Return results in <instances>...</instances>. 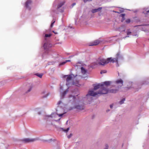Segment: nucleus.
I'll return each instance as SVG.
<instances>
[{"label":"nucleus","mask_w":149,"mask_h":149,"mask_svg":"<svg viewBox=\"0 0 149 149\" xmlns=\"http://www.w3.org/2000/svg\"><path fill=\"white\" fill-rule=\"evenodd\" d=\"M123 57L122 55L120 54V52H118L116 56V57L112 58V57L108 58L105 59L101 58H99L96 63H94L92 64L91 67L92 68H94L95 65H104L105 64L108 63L109 62L114 63L116 62V66L118 67V61L120 60H123Z\"/></svg>","instance_id":"1"},{"label":"nucleus","mask_w":149,"mask_h":149,"mask_svg":"<svg viewBox=\"0 0 149 149\" xmlns=\"http://www.w3.org/2000/svg\"><path fill=\"white\" fill-rule=\"evenodd\" d=\"M52 34L51 33L46 34L44 33L43 36L44 37V44L43 48L44 50V54H48L50 50V48L52 47V45L50 39Z\"/></svg>","instance_id":"2"},{"label":"nucleus","mask_w":149,"mask_h":149,"mask_svg":"<svg viewBox=\"0 0 149 149\" xmlns=\"http://www.w3.org/2000/svg\"><path fill=\"white\" fill-rule=\"evenodd\" d=\"M65 3V1H63L59 3L56 9L55 10H53L52 11L56 14H58L59 12H63L64 11V9L63 8L61 7L64 5Z\"/></svg>","instance_id":"3"},{"label":"nucleus","mask_w":149,"mask_h":149,"mask_svg":"<svg viewBox=\"0 0 149 149\" xmlns=\"http://www.w3.org/2000/svg\"><path fill=\"white\" fill-rule=\"evenodd\" d=\"M109 93V90L107 88L104 87H101L98 91L99 94H106Z\"/></svg>","instance_id":"4"},{"label":"nucleus","mask_w":149,"mask_h":149,"mask_svg":"<svg viewBox=\"0 0 149 149\" xmlns=\"http://www.w3.org/2000/svg\"><path fill=\"white\" fill-rule=\"evenodd\" d=\"M84 105L83 102L81 104H79L74 106V107L73 108H71L70 110H72L74 108L78 110H82L84 109Z\"/></svg>","instance_id":"5"},{"label":"nucleus","mask_w":149,"mask_h":149,"mask_svg":"<svg viewBox=\"0 0 149 149\" xmlns=\"http://www.w3.org/2000/svg\"><path fill=\"white\" fill-rule=\"evenodd\" d=\"M37 140L38 139H37L26 138L22 139V141L24 142V143H27L29 142H33Z\"/></svg>","instance_id":"6"},{"label":"nucleus","mask_w":149,"mask_h":149,"mask_svg":"<svg viewBox=\"0 0 149 149\" xmlns=\"http://www.w3.org/2000/svg\"><path fill=\"white\" fill-rule=\"evenodd\" d=\"M32 2L31 0H27L25 2V7L29 10H31V7L30 6L31 5Z\"/></svg>","instance_id":"7"},{"label":"nucleus","mask_w":149,"mask_h":149,"mask_svg":"<svg viewBox=\"0 0 149 149\" xmlns=\"http://www.w3.org/2000/svg\"><path fill=\"white\" fill-rule=\"evenodd\" d=\"M115 83L117 84H119L117 86L118 88H119L123 86V81L121 79H120L116 81Z\"/></svg>","instance_id":"8"},{"label":"nucleus","mask_w":149,"mask_h":149,"mask_svg":"<svg viewBox=\"0 0 149 149\" xmlns=\"http://www.w3.org/2000/svg\"><path fill=\"white\" fill-rule=\"evenodd\" d=\"M99 94L97 92H95L93 90H89L88 91V93L86 95V96L90 95L92 96H95L96 95Z\"/></svg>","instance_id":"9"},{"label":"nucleus","mask_w":149,"mask_h":149,"mask_svg":"<svg viewBox=\"0 0 149 149\" xmlns=\"http://www.w3.org/2000/svg\"><path fill=\"white\" fill-rule=\"evenodd\" d=\"M142 13L145 14L146 17H148V14L149 13V9L148 8H144L143 9Z\"/></svg>","instance_id":"10"},{"label":"nucleus","mask_w":149,"mask_h":149,"mask_svg":"<svg viewBox=\"0 0 149 149\" xmlns=\"http://www.w3.org/2000/svg\"><path fill=\"white\" fill-rule=\"evenodd\" d=\"M125 26L124 25H122L120 27L117 29V30L120 32H123L125 31Z\"/></svg>","instance_id":"11"},{"label":"nucleus","mask_w":149,"mask_h":149,"mask_svg":"<svg viewBox=\"0 0 149 149\" xmlns=\"http://www.w3.org/2000/svg\"><path fill=\"white\" fill-rule=\"evenodd\" d=\"M74 76L73 74H71V75H64L63 76V78H65L67 77L66 81L67 82H68L70 80H71L72 79V77L71 75Z\"/></svg>","instance_id":"12"},{"label":"nucleus","mask_w":149,"mask_h":149,"mask_svg":"<svg viewBox=\"0 0 149 149\" xmlns=\"http://www.w3.org/2000/svg\"><path fill=\"white\" fill-rule=\"evenodd\" d=\"M100 42L99 40H96L93 42L90 43L89 45L91 46H95L98 45Z\"/></svg>","instance_id":"13"},{"label":"nucleus","mask_w":149,"mask_h":149,"mask_svg":"<svg viewBox=\"0 0 149 149\" xmlns=\"http://www.w3.org/2000/svg\"><path fill=\"white\" fill-rule=\"evenodd\" d=\"M119 89L118 88V87L116 88L111 89L109 90V93H116L118 91Z\"/></svg>","instance_id":"14"},{"label":"nucleus","mask_w":149,"mask_h":149,"mask_svg":"<svg viewBox=\"0 0 149 149\" xmlns=\"http://www.w3.org/2000/svg\"><path fill=\"white\" fill-rule=\"evenodd\" d=\"M70 101L72 100L73 102L76 101V97L75 96H73L72 95H70L68 96Z\"/></svg>","instance_id":"15"},{"label":"nucleus","mask_w":149,"mask_h":149,"mask_svg":"<svg viewBox=\"0 0 149 149\" xmlns=\"http://www.w3.org/2000/svg\"><path fill=\"white\" fill-rule=\"evenodd\" d=\"M104 86V84H98L96 85H95L94 88L93 90H97L100 88L101 87H103Z\"/></svg>","instance_id":"16"},{"label":"nucleus","mask_w":149,"mask_h":149,"mask_svg":"<svg viewBox=\"0 0 149 149\" xmlns=\"http://www.w3.org/2000/svg\"><path fill=\"white\" fill-rule=\"evenodd\" d=\"M102 7H99L97 9H93L91 10V12L93 13H95L98 11H100L102 9Z\"/></svg>","instance_id":"17"},{"label":"nucleus","mask_w":149,"mask_h":149,"mask_svg":"<svg viewBox=\"0 0 149 149\" xmlns=\"http://www.w3.org/2000/svg\"><path fill=\"white\" fill-rule=\"evenodd\" d=\"M112 82L110 81H105L103 82L104 85L108 87L110 85Z\"/></svg>","instance_id":"18"},{"label":"nucleus","mask_w":149,"mask_h":149,"mask_svg":"<svg viewBox=\"0 0 149 149\" xmlns=\"http://www.w3.org/2000/svg\"><path fill=\"white\" fill-rule=\"evenodd\" d=\"M81 70L82 73L83 74H84L87 72V70H86L83 67H81Z\"/></svg>","instance_id":"19"},{"label":"nucleus","mask_w":149,"mask_h":149,"mask_svg":"<svg viewBox=\"0 0 149 149\" xmlns=\"http://www.w3.org/2000/svg\"><path fill=\"white\" fill-rule=\"evenodd\" d=\"M68 89H67L64 91L62 93V96L63 98L66 93L68 92Z\"/></svg>","instance_id":"20"},{"label":"nucleus","mask_w":149,"mask_h":149,"mask_svg":"<svg viewBox=\"0 0 149 149\" xmlns=\"http://www.w3.org/2000/svg\"><path fill=\"white\" fill-rule=\"evenodd\" d=\"M134 88V87H133L132 86H130L129 87H124L123 88L124 89V90L125 91H127L131 88Z\"/></svg>","instance_id":"21"},{"label":"nucleus","mask_w":149,"mask_h":149,"mask_svg":"<svg viewBox=\"0 0 149 149\" xmlns=\"http://www.w3.org/2000/svg\"><path fill=\"white\" fill-rule=\"evenodd\" d=\"M149 84V79H147L144 81H143L142 84L146 85Z\"/></svg>","instance_id":"22"},{"label":"nucleus","mask_w":149,"mask_h":149,"mask_svg":"<svg viewBox=\"0 0 149 149\" xmlns=\"http://www.w3.org/2000/svg\"><path fill=\"white\" fill-rule=\"evenodd\" d=\"M35 75L39 77L40 78H41L43 76V74H39L38 73H36L35 74Z\"/></svg>","instance_id":"23"},{"label":"nucleus","mask_w":149,"mask_h":149,"mask_svg":"<svg viewBox=\"0 0 149 149\" xmlns=\"http://www.w3.org/2000/svg\"><path fill=\"white\" fill-rule=\"evenodd\" d=\"M55 22V20L53 19L52 22V23H51V25L50 26V28L51 29V28H52V27L53 26L54 23Z\"/></svg>","instance_id":"24"},{"label":"nucleus","mask_w":149,"mask_h":149,"mask_svg":"<svg viewBox=\"0 0 149 149\" xmlns=\"http://www.w3.org/2000/svg\"><path fill=\"white\" fill-rule=\"evenodd\" d=\"M61 129L63 131L65 132H68L69 130V128L68 127L66 129H64L63 128H61Z\"/></svg>","instance_id":"25"},{"label":"nucleus","mask_w":149,"mask_h":149,"mask_svg":"<svg viewBox=\"0 0 149 149\" xmlns=\"http://www.w3.org/2000/svg\"><path fill=\"white\" fill-rule=\"evenodd\" d=\"M131 21L130 19H127L125 20V22L126 23H127V24H129L131 23ZM133 23L132 22V21L131 23Z\"/></svg>","instance_id":"26"},{"label":"nucleus","mask_w":149,"mask_h":149,"mask_svg":"<svg viewBox=\"0 0 149 149\" xmlns=\"http://www.w3.org/2000/svg\"><path fill=\"white\" fill-rule=\"evenodd\" d=\"M32 88V86H30L29 89L26 92V93H28L29 92H30Z\"/></svg>","instance_id":"27"},{"label":"nucleus","mask_w":149,"mask_h":149,"mask_svg":"<svg viewBox=\"0 0 149 149\" xmlns=\"http://www.w3.org/2000/svg\"><path fill=\"white\" fill-rule=\"evenodd\" d=\"M125 100V98H123L119 102V103L120 104H122L124 103V101Z\"/></svg>","instance_id":"28"},{"label":"nucleus","mask_w":149,"mask_h":149,"mask_svg":"<svg viewBox=\"0 0 149 149\" xmlns=\"http://www.w3.org/2000/svg\"><path fill=\"white\" fill-rule=\"evenodd\" d=\"M129 30H130V29H127V31L126 33H127V35H130L132 33V32L131 31H129Z\"/></svg>","instance_id":"29"},{"label":"nucleus","mask_w":149,"mask_h":149,"mask_svg":"<svg viewBox=\"0 0 149 149\" xmlns=\"http://www.w3.org/2000/svg\"><path fill=\"white\" fill-rule=\"evenodd\" d=\"M107 72V71L105 70H101L100 72L101 74H103V73H106Z\"/></svg>","instance_id":"30"},{"label":"nucleus","mask_w":149,"mask_h":149,"mask_svg":"<svg viewBox=\"0 0 149 149\" xmlns=\"http://www.w3.org/2000/svg\"><path fill=\"white\" fill-rule=\"evenodd\" d=\"M65 63H66V62H65V61H63V62H62L61 63L59 64V65H63L65 64Z\"/></svg>","instance_id":"31"},{"label":"nucleus","mask_w":149,"mask_h":149,"mask_svg":"<svg viewBox=\"0 0 149 149\" xmlns=\"http://www.w3.org/2000/svg\"><path fill=\"white\" fill-rule=\"evenodd\" d=\"M125 14H121L119 16L123 17H124V16H125Z\"/></svg>","instance_id":"32"},{"label":"nucleus","mask_w":149,"mask_h":149,"mask_svg":"<svg viewBox=\"0 0 149 149\" xmlns=\"http://www.w3.org/2000/svg\"><path fill=\"white\" fill-rule=\"evenodd\" d=\"M109 148V146L107 144H106L105 145V148L104 149H108Z\"/></svg>","instance_id":"33"},{"label":"nucleus","mask_w":149,"mask_h":149,"mask_svg":"<svg viewBox=\"0 0 149 149\" xmlns=\"http://www.w3.org/2000/svg\"><path fill=\"white\" fill-rule=\"evenodd\" d=\"M92 1V0H83V1L84 3H85L87 1Z\"/></svg>","instance_id":"34"},{"label":"nucleus","mask_w":149,"mask_h":149,"mask_svg":"<svg viewBox=\"0 0 149 149\" xmlns=\"http://www.w3.org/2000/svg\"><path fill=\"white\" fill-rule=\"evenodd\" d=\"M55 140L54 139V140H53L52 139H49L48 140H47V141H47L49 142H50V141H55Z\"/></svg>","instance_id":"35"},{"label":"nucleus","mask_w":149,"mask_h":149,"mask_svg":"<svg viewBox=\"0 0 149 149\" xmlns=\"http://www.w3.org/2000/svg\"><path fill=\"white\" fill-rule=\"evenodd\" d=\"M125 16H124V17H122V18L121 20V21L122 22H123L124 20H125Z\"/></svg>","instance_id":"36"},{"label":"nucleus","mask_w":149,"mask_h":149,"mask_svg":"<svg viewBox=\"0 0 149 149\" xmlns=\"http://www.w3.org/2000/svg\"><path fill=\"white\" fill-rule=\"evenodd\" d=\"M72 136V134H70V135L68 136H67L68 138V139H69Z\"/></svg>","instance_id":"37"},{"label":"nucleus","mask_w":149,"mask_h":149,"mask_svg":"<svg viewBox=\"0 0 149 149\" xmlns=\"http://www.w3.org/2000/svg\"><path fill=\"white\" fill-rule=\"evenodd\" d=\"M49 94V93H47L46 95H45L43 96L42 97L44 98H45V97H47L48 95Z\"/></svg>","instance_id":"38"},{"label":"nucleus","mask_w":149,"mask_h":149,"mask_svg":"<svg viewBox=\"0 0 149 149\" xmlns=\"http://www.w3.org/2000/svg\"><path fill=\"white\" fill-rule=\"evenodd\" d=\"M57 115L58 116H59L61 117L63 116V113H61L59 114H57Z\"/></svg>","instance_id":"39"},{"label":"nucleus","mask_w":149,"mask_h":149,"mask_svg":"<svg viewBox=\"0 0 149 149\" xmlns=\"http://www.w3.org/2000/svg\"><path fill=\"white\" fill-rule=\"evenodd\" d=\"M149 25L148 24H144V25H137L135 26V27L137 26H148Z\"/></svg>","instance_id":"40"},{"label":"nucleus","mask_w":149,"mask_h":149,"mask_svg":"<svg viewBox=\"0 0 149 149\" xmlns=\"http://www.w3.org/2000/svg\"><path fill=\"white\" fill-rule=\"evenodd\" d=\"M50 117V116H46L45 117V119H47V118H48V117Z\"/></svg>","instance_id":"41"},{"label":"nucleus","mask_w":149,"mask_h":149,"mask_svg":"<svg viewBox=\"0 0 149 149\" xmlns=\"http://www.w3.org/2000/svg\"><path fill=\"white\" fill-rule=\"evenodd\" d=\"M76 4V3H73L72 4V7H73V6H74V5H75Z\"/></svg>","instance_id":"42"},{"label":"nucleus","mask_w":149,"mask_h":149,"mask_svg":"<svg viewBox=\"0 0 149 149\" xmlns=\"http://www.w3.org/2000/svg\"><path fill=\"white\" fill-rule=\"evenodd\" d=\"M110 108L111 109H112V108H113V104H111V105H110Z\"/></svg>","instance_id":"43"},{"label":"nucleus","mask_w":149,"mask_h":149,"mask_svg":"<svg viewBox=\"0 0 149 149\" xmlns=\"http://www.w3.org/2000/svg\"><path fill=\"white\" fill-rule=\"evenodd\" d=\"M61 101H59L58 102V104H60V103H61Z\"/></svg>","instance_id":"44"},{"label":"nucleus","mask_w":149,"mask_h":149,"mask_svg":"<svg viewBox=\"0 0 149 149\" xmlns=\"http://www.w3.org/2000/svg\"><path fill=\"white\" fill-rule=\"evenodd\" d=\"M120 13H122V12H124V10L123 9L120 10Z\"/></svg>","instance_id":"45"},{"label":"nucleus","mask_w":149,"mask_h":149,"mask_svg":"<svg viewBox=\"0 0 149 149\" xmlns=\"http://www.w3.org/2000/svg\"><path fill=\"white\" fill-rule=\"evenodd\" d=\"M70 60H66L65 61V62H66V63L68 62H70Z\"/></svg>","instance_id":"46"},{"label":"nucleus","mask_w":149,"mask_h":149,"mask_svg":"<svg viewBox=\"0 0 149 149\" xmlns=\"http://www.w3.org/2000/svg\"><path fill=\"white\" fill-rule=\"evenodd\" d=\"M66 85H67V86H68L69 85V84L68 83H66Z\"/></svg>","instance_id":"47"},{"label":"nucleus","mask_w":149,"mask_h":149,"mask_svg":"<svg viewBox=\"0 0 149 149\" xmlns=\"http://www.w3.org/2000/svg\"><path fill=\"white\" fill-rule=\"evenodd\" d=\"M110 111V110H109V109H108V110H107V112H108V111Z\"/></svg>","instance_id":"48"},{"label":"nucleus","mask_w":149,"mask_h":149,"mask_svg":"<svg viewBox=\"0 0 149 149\" xmlns=\"http://www.w3.org/2000/svg\"><path fill=\"white\" fill-rule=\"evenodd\" d=\"M38 114L40 115L41 114V113L40 112H38Z\"/></svg>","instance_id":"49"},{"label":"nucleus","mask_w":149,"mask_h":149,"mask_svg":"<svg viewBox=\"0 0 149 149\" xmlns=\"http://www.w3.org/2000/svg\"><path fill=\"white\" fill-rule=\"evenodd\" d=\"M136 90L135 91H138V89H139L138 88H136Z\"/></svg>","instance_id":"50"},{"label":"nucleus","mask_w":149,"mask_h":149,"mask_svg":"<svg viewBox=\"0 0 149 149\" xmlns=\"http://www.w3.org/2000/svg\"><path fill=\"white\" fill-rule=\"evenodd\" d=\"M52 32H53L54 33H55V34H56V33H55L54 32V31H52Z\"/></svg>","instance_id":"51"},{"label":"nucleus","mask_w":149,"mask_h":149,"mask_svg":"<svg viewBox=\"0 0 149 149\" xmlns=\"http://www.w3.org/2000/svg\"><path fill=\"white\" fill-rule=\"evenodd\" d=\"M135 87H136L137 86V84H135Z\"/></svg>","instance_id":"52"},{"label":"nucleus","mask_w":149,"mask_h":149,"mask_svg":"<svg viewBox=\"0 0 149 149\" xmlns=\"http://www.w3.org/2000/svg\"><path fill=\"white\" fill-rule=\"evenodd\" d=\"M113 87H115V86H112Z\"/></svg>","instance_id":"53"},{"label":"nucleus","mask_w":149,"mask_h":149,"mask_svg":"<svg viewBox=\"0 0 149 149\" xmlns=\"http://www.w3.org/2000/svg\"><path fill=\"white\" fill-rule=\"evenodd\" d=\"M78 95H77V97H78Z\"/></svg>","instance_id":"54"},{"label":"nucleus","mask_w":149,"mask_h":149,"mask_svg":"<svg viewBox=\"0 0 149 149\" xmlns=\"http://www.w3.org/2000/svg\"><path fill=\"white\" fill-rule=\"evenodd\" d=\"M70 28H71V29L72 28V27H70Z\"/></svg>","instance_id":"55"},{"label":"nucleus","mask_w":149,"mask_h":149,"mask_svg":"<svg viewBox=\"0 0 149 149\" xmlns=\"http://www.w3.org/2000/svg\"><path fill=\"white\" fill-rule=\"evenodd\" d=\"M60 88H61H61H62V87H60Z\"/></svg>","instance_id":"56"},{"label":"nucleus","mask_w":149,"mask_h":149,"mask_svg":"<svg viewBox=\"0 0 149 149\" xmlns=\"http://www.w3.org/2000/svg\"><path fill=\"white\" fill-rule=\"evenodd\" d=\"M116 13L117 12V13H118V12H116Z\"/></svg>","instance_id":"57"},{"label":"nucleus","mask_w":149,"mask_h":149,"mask_svg":"<svg viewBox=\"0 0 149 149\" xmlns=\"http://www.w3.org/2000/svg\"><path fill=\"white\" fill-rule=\"evenodd\" d=\"M148 40H149V39H148Z\"/></svg>","instance_id":"58"}]
</instances>
